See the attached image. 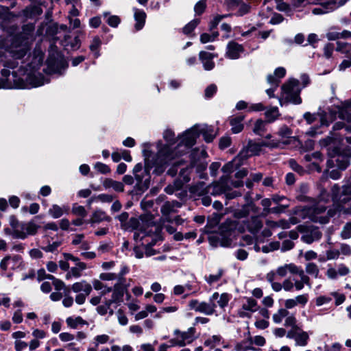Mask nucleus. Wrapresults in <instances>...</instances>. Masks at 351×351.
<instances>
[{
    "instance_id": "f257e3e1",
    "label": "nucleus",
    "mask_w": 351,
    "mask_h": 351,
    "mask_svg": "<svg viewBox=\"0 0 351 351\" xmlns=\"http://www.w3.org/2000/svg\"><path fill=\"white\" fill-rule=\"evenodd\" d=\"M265 279L275 292L282 290L286 292L300 291L305 285L311 287L309 276L294 263H287L270 271L266 274Z\"/></svg>"
},
{
    "instance_id": "f03ea898",
    "label": "nucleus",
    "mask_w": 351,
    "mask_h": 351,
    "mask_svg": "<svg viewBox=\"0 0 351 351\" xmlns=\"http://www.w3.org/2000/svg\"><path fill=\"white\" fill-rule=\"evenodd\" d=\"M281 101L285 103H291L293 104H300L302 98L300 97L301 88L299 86L298 80H291L285 83L282 87Z\"/></svg>"
},
{
    "instance_id": "7ed1b4c3",
    "label": "nucleus",
    "mask_w": 351,
    "mask_h": 351,
    "mask_svg": "<svg viewBox=\"0 0 351 351\" xmlns=\"http://www.w3.org/2000/svg\"><path fill=\"white\" fill-rule=\"evenodd\" d=\"M303 213L312 221L325 224L334 215L331 209L326 212V207L322 204H317L311 207H304Z\"/></svg>"
},
{
    "instance_id": "20e7f679",
    "label": "nucleus",
    "mask_w": 351,
    "mask_h": 351,
    "mask_svg": "<svg viewBox=\"0 0 351 351\" xmlns=\"http://www.w3.org/2000/svg\"><path fill=\"white\" fill-rule=\"evenodd\" d=\"M175 156L176 154L169 145L162 147L158 151L154 160L153 165L156 167L155 170L158 173H162L166 167L175 158Z\"/></svg>"
},
{
    "instance_id": "39448f33",
    "label": "nucleus",
    "mask_w": 351,
    "mask_h": 351,
    "mask_svg": "<svg viewBox=\"0 0 351 351\" xmlns=\"http://www.w3.org/2000/svg\"><path fill=\"white\" fill-rule=\"evenodd\" d=\"M218 298L219 293L215 292L210 297L208 302H199L197 300H192L189 302V306L196 312H199L207 315H211L215 312L216 304L214 301L217 300Z\"/></svg>"
},
{
    "instance_id": "423d86ee",
    "label": "nucleus",
    "mask_w": 351,
    "mask_h": 351,
    "mask_svg": "<svg viewBox=\"0 0 351 351\" xmlns=\"http://www.w3.org/2000/svg\"><path fill=\"white\" fill-rule=\"evenodd\" d=\"M195 329L193 327H191L187 331L184 332L176 329L173 332L174 337L171 339L169 342L173 346L184 347L195 340Z\"/></svg>"
},
{
    "instance_id": "0eeeda50",
    "label": "nucleus",
    "mask_w": 351,
    "mask_h": 351,
    "mask_svg": "<svg viewBox=\"0 0 351 351\" xmlns=\"http://www.w3.org/2000/svg\"><path fill=\"white\" fill-rule=\"evenodd\" d=\"M2 79L0 80V88H9L12 81L16 88H25L27 86L23 78L19 77L15 72L12 73V80L10 78V71L3 69L1 71Z\"/></svg>"
},
{
    "instance_id": "6e6552de",
    "label": "nucleus",
    "mask_w": 351,
    "mask_h": 351,
    "mask_svg": "<svg viewBox=\"0 0 351 351\" xmlns=\"http://www.w3.org/2000/svg\"><path fill=\"white\" fill-rule=\"evenodd\" d=\"M13 237L16 239H25L29 235H34L37 233L39 226L36 225L33 221L22 223L20 226H14Z\"/></svg>"
},
{
    "instance_id": "1a4fd4ad",
    "label": "nucleus",
    "mask_w": 351,
    "mask_h": 351,
    "mask_svg": "<svg viewBox=\"0 0 351 351\" xmlns=\"http://www.w3.org/2000/svg\"><path fill=\"white\" fill-rule=\"evenodd\" d=\"M298 230L302 233L301 240L307 243L311 244L314 241H317L322 238V234L317 227L298 226Z\"/></svg>"
},
{
    "instance_id": "9d476101",
    "label": "nucleus",
    "mask_w": 351,
    "mask_h": 351,
    "mask_svg": "<svg viewBox=\"0 0 351 351\" xmlns=\"http://www.w3.org/2000/svg\"><path fill=\"white\" fill-rule=\"evenodd\" d=\"M23 266L22 257L17 254L7 255L0 262V269L3 271H13Z\"/></svg>"
},
{
    "instance_id": "9b49d317",
    "label": "nucleus",
    "mask_w": 351,
    "mask_h": 351,
    "mask_svg": "<svg viewBox=\"0 0 351 351\" xmlns=\"http://www.w3.org/2000/svg\"><path fill=\"white\" fill-rule=\"evenodd\" d=\"M287 337L295 340V345L304 347L308 344L309 335L307 332L304 331L300 327L291 328L287 334Z\"/></svg>"
},
{
    "instance_id": "f8f14e48",
    "label": "nucleus",
    "mask_w": 351,
    "mask_h": 351,
    "mask_svg": "<svg viewBox=\"0 0 351 351\" xmlns=\"http://www.w3.org/2000/svg\"><path fill=\"white\" fill-rule=\"evenodd\" d=\"M350 273V268L343 263L335 265V266L328 265L326 276L330 280H336L339 276H346Z\"/></svg>"
},
{
    "instance_id": "ddd939ff",
    "label": "nucleus",
    "mask_w": 351,
    "mask_h": 351,
    "mask_svg": "<svg viewBox=\"0 0 351 351\" xmlns=\"http://www.w3.org/2000/svg\"><path fill=\"white\" fill-rule=\"evenodd\" d=\"M181 206L182 204L176 200L167 201L165 202L160 208L164 221L173 223L172 217L170 216L171 214L176 213L178 212V208Z\"/></svg>"
},
{
    "instance_id": "4468645a",
    "label": "nucleus",
    "mask_w": 351,
    "mask_h": 351,
    "mask_svg": "<svg viewBox=\"0 0 351 351\" xmlns=\"http://www.w3.org/2000/svg\"><path fill=\"white\" fill-rule=\"evenodd\" d=\"M265 146H268L267 143L260 144L252 141H249L246 149L242 150L239 154L238 158H241L242 160H246L250 156L258 155L261 151L262 147Z\"/></svg>"
},
{
    "instance_id": "2eb2a0df",
    "label": "nucleus",
    "mask_w": 351,
    "mask_h": 351,
    "mask_svg": "<svg viewBox=\"0 0 351 351\" xmlns=\"http://www.w3.org/2000/svg\"><path fill=\"white\" fill-rule=\"evenodd\" d=\"M228 180L229 177L228 176H223L220 178L219 181L210 184L211 189L208 193L213 196H217L225 193L229 189Z\"/></svg>"
},
{
    "instance_id": "dca6fc26",
    "label": "nucleus",
    "mask_w": 351,
    "mask_h": 351,
    "mask_svg": "<svg viewBox=\"0 0 351 351\" xmlns=\"http://www.w3.org/2000/svg\"><path fill=\"white\" fill-rule=\"evenodd\" d=\"M346 0H330L322 4L321 7L313 10L315 14H324L332 11L346 3Z\"/></svg>"
},
{
    "instance_id": "f3484780",
    "label": "nucleus",
    "mask_w": 351,
    "mask_h": 351,
    "mask_svg": "<svg viewBox=\"0 0 351 351\" xmlns=\"http://www.w3.org/2000/svg\"><path fill=\"white\" fill-rule=\"evenodd\" d=\"M199 136V127L195 126L187 130L182 136L180 144L184 145L187 147H192Z\"/></svg>"
},
{
    "instance_id": "a211bd4d",
    "label": "nucleus",
    "mask_w": 351,
    "mask_h": 351,
    "mask_svg": "<svg viewBox=\"0 0 351 351\" xmlns=\"http://www.w3.org/2000/svg\"><path fill=\"white\" fill-rule=\"evenodd\" d=\"M243 51V45L234 41H230L227 45L226 56L230 59L236 60L240 58Z\"/></svg>"
},
{
    "instance_id": "6ab92c4d",
    "label": "nucleus",
    "mask_w": 351,
    "mask_h": 351,
    "mask_svg": "<svg viewBox=\"0 0 351 351\" xmlns=\"http://www.w3.org/2000/svg\"><path fill=\"white\" fill-rule=\"evenodd\" d=\"M217 57V54L209 53L205 51H201L199 53V58L206 71H210L215 68V64L213 60L214 58Z\"/></svg>"
},
{
    "instance_id": "aec40b11",
    "label": "nucleus",
    "mask_w": 351,
    "mask_h": 351,
    "mask_svg": "<svg viewBox=\"0 0 351 351\" xmlns=\"http://www.w3.org/2000/svg\"><path fill=\"white\" fill-rule=\"evenodd\" d=\"M209 241L210 244L215 247L218 245L229 247L232 243V240L228 237L219 233L210 236Z\"/></svg>"
},
{
    "instance_id": "412c9836",
    "label": "nucleus",
    "mask_w": 351,
    "mask_h": 351,
    "mask_svg": "<svg viewBox=\"0 0 351 351\" xmlns=\"http://www.w3.org/2000/svg\"><path fill=\"white\" fill-rule=\"evenodd\" d=\"M258 210V207L253 202H250L243 206L241 208L236 210L234 213V216L236 218L241 219L246 217L250 212L256 213Z\"/></svg>"
},
{
    "instance_id": "4be33fe9",
    "label": "nucleus",
    "mask_w": 351,
    "mask_h": 351,
    "mask_svg": "<svg viewBox=\"0 0 351 351\" xmlns=\"http://www.w3.org/2000/svg\"><path fill=\"white\" fill-rule=\"evenodd\" d=\"M210 189H211L210 185L206 186L205 182H198L197 183L192 185L189 188V191L191 193H193L195 195L202 196V195L208 194Z\"/></svg>"
},
{
    "instance_id": "5701e85b",
    "label": "nucleus",
    "mask_w": 351,
    "mask_h": 351,
    "mask_svg": "<svg viewBox=\"0 0 351 351\" xmlns=\"http://www.w3.org/2000/svg\"><path fill=\"white\" fill-rule=\"evenodd\" d=\"M128 272V269L123 267L121 271L117 274L115 273H103L100 274V278L103 280H113L115 279L118 280V282L120 284H124L125 278L123 276Z\"/></svg>"
},
{
    "instance_id": "b1692460",
    "label": "nucleus",
    "mask_w": 351,
    "mask_h": 351,
    "mask_svg": "<svg viewBox=\"0 0 351 351\" xmlns=\"http://www.w3.org/2000/svg\"><path fill=\"white\" fill-rule=\"evenodd\" d=\"M245 117L243 115H238L231 117L229 119L230 125H231V130L233 133L237 134L241 132L244 128L243 121Z\"/></svg>"
},
{
    "instance_id": "393cba45",
    "label": "nucleus",
    "mask_w": 351,
    "mask_h": 351,
    "mask_svg": "<svg viewBox=\"0 0 351 351\" xmlns=\"http://www.w3.org/2000/svg\"><path fill=\"white\" fill-rule=\"evenodd\" d=\"M111 221V217L106 213V212L101 210H96L92 215L89 222L90 223H99L101 221Z\"/></svg>"
},
{
    "instance_id": "a878e982",
    "label": "nucleus",
    "mask_w": 351,
    "mask_h": 351,
    "mask_svg": "<svg viewBox=\"0 0 351 351\" xmlns=\"http://www.w3.org/2000/svg\"><path fill=\"white\" fill-rule=\"evenodd\" d=\"M103 186L106 189L112 188L116 192H123L124 184L121 182L114 180L111 178H106L103 181Z\"/></svg>"
},
{
    "instance_id": "bb28decb",
    "label": "nucleus",
    "mask_w": 351,
    "mask_h": 351,
    "mask_svg": "<svg viewBox=\"0 0 351 351\" xmlns=\"http://www.w3.org/2000/svg\"><path fill=\"white\" fill-rule=\"evenodd\" d=\"M86 268V265L83 262H78L75 263V267L71 269L66 274V278L69 279L71 277L78 278L81 276L82 271Z\"/></svg>"
},
{
    "instance_id": "cd10ccee",
    "label": "nucleus",
    "mask_w": 351,
    "mask_h": 351,
    "mask_svg": "<svg viewBox=\"0 0 351 351\" xmlns=\"http://www.w3.org/2000/svg\"><path fill=\"white\" fill-rule=\"evenodd\" d=\"M180 177L182 178V180H176L174 182V186L176 190L180 189L184 183L190 180L189 169L187 167L180 169Z\"/></svg>"
},
{
    "instance_id": "c85d7f7f",
    "label": "nucleus",
    "mask_w": 351,
    "mask_h": 351,
    "mask_svg": "<svg viewBox=\"0 0 351 351\" xmlns=\"http://www.w3.org/2000/svg\"><path fill=\"white\" fill-rule=\"evenodd\" d=\"M248 230L252 233H257L263 227V223L258 217H252L247 225Z\"/></svg>"
},
{
    "instance_id": "c756f323",
    "label": "nucleus",
    "mask_w": 351,
    "mask_h": 351,
    "mask_svg": "<svg viewBox=\"0 0 351 351\" xmlns=\"http://www.w3.org/2000/svg\"><path fill=\"white\" fill-rule=\"evenodd\" d=\"M252 344H253V339L250 335V332H248L247 339L237 344L236 350L237 351L254 350L255 348L252 346Z\"/></svg>"
},
{
    "instance_id": "7c9ffc66",
    "label": "nucleus",
    "mask_w": 351,
    "mask_h": 351,
    "mask_svg": "<svg viewBox=\"0 0 351 351\" xmlns=\"http://www.w3.org/2000/svg\"><path fill=\"white\" fill-rule=\"evenodd\" d=\"M134 19L136 21L135 29L138 31L141 29L145 25L146 14L143 10L135 9Z\"/></svg>"
},
{
    "instance_id": "2f4dec72",
    "label": "nucleus",
    "mask_w": 351,
    "mask_h": 351,
    "mask_svg": "<svg viewBox=\"0 0 351 351\" xmlns=\"http://www.w3.org/2000/svg\"><path fill=\"white\" fill-rule=\"evenodd\" d=\"M69 208L66 206L61 207L57 204H53L49 209V214L54 219L60 218L64 213H67Z\"/></svg>"
},
{
    "instance_id": "473e14b6",
    "label": "nucleus",
    "mask_w": 351,
    "mask_h": 351,
    "mask_svg": "<svg viewBox=\"0 0 351 351\" xmlns=\"http://www.w3.org/2000/svg\"><path fill=\"white\" fill-rule=\"evenodd\" d=\"M63 43L65 47H69L72 50H77L80 47V40L78 36L72 38L70 36H66Z\"/></svg>"
},
{
    "instance_id": "72a5a7b5",
    "label": "nucleus",
    "mask_w": 351,
    "mask_h": 351,
    "mask_svg": "<svg viewBox=\"0 0 351 351\" xmlns=\"http://www.w3.org/2000/svg\"><path fill=\"white\" fill-rule=\"evenodd\" d=\"M124 295V287L123 284H120L119 282H117L113 289V293L112 295V298H113L114 301H116L117 302H119L122 300V298Z\"/></svg>"
},
{
    "instance_id": "f704fd0d",
    "label": "nucleus",
    "mask_w": 351,
    "mask_h": 351,
    "mask_svg": "<svg viewBox=\"0 0 351 351\" xmlns=\"http://www.w3.org/2000/svg\"><path fill=\"white\" fill-rule=\"evenodd\" d=\"M199 134L203 135L204 139L207 143L212 142L215 138L213 129L207 126H204L201 128H199Z\"/></svg>"
},
{
    "instance_id": "c9c22d12",
    "label": "nucleus",
    "mask_w": 351,
    "mask_h": 351,
    "mask_svg": "<svg viewBox=\"0 0 351 351\" xmlns=\"http://www.w3.org/2000/svg\"><path fill=\"white\" fill-rule=\"evenodd\" d=\"M242 309L244 311H250V313L255 312L258 309V303L254 299L252 298H247L245 302H244L242 305Z\"/></svg>"
},
{
    "instance_id": "e433bc0d",
    "label": "nucleus",
    "mask_w": 351,
    "mask_h": 351,
    "mask_svg": "<svg viewBox=\"0 0 351 351\" xmlns=\"http://www.w3.org/2000/svg\"><path fill=\"white\" fill-rule=\"evenodd\" d=\"M224 274V270L223 269H218L217 271L215 274H212L208 275V276H205L204 279L206 282L209 285H212L214 282H218L222 278Z\"/></svg>"
},
{
    "instance_id": "4c0bfd02",
    "label": "nucleus",
    "mask_w": 351,
    "mask_h": 351,
    "mask_svg": "<svg viewBox=\"0 0 351 351\" xmlns=\"http://www.w3.org/2000/svg\"><path fill=\"white\" fill-rule=\"evenodd\" d=\"M66 322L68 326L73 329L76 328L79 325L88 324L87 322L84 320L81 317H77L75 318L69 317L66 318Z\"/></svg>"
},
{
    "instance_id": "58836bf2",
    "label": "nucleus",
    "mask_w": 351,
    "mask_h": 351,
    "mask_svg": "<svg viewBox=\"0 0 351 351\" xmlns=\"http://www.w3.org/2000/svg\"><path fill=\"white\" fill-rule=\"evenodd\" d=\"M267 123H271L276 120L280 116V113L277 107H273L267 110L265 113Z\"/></svg>"
},
{
    "instance_id": "ea45409f",
    "label": "nucleus",
    "mask_w": 351,
    "mask_h": 351,
    "mask_svg": "<svg viewBox=\"0 0 351 351\" xmlns=\"http://www.w3.org/2000/svg\"><path fill=\"white\" fill-rule=\"evenodd\" d=\"M242 160L241 158H238V156L231 162H229L228 163L226 164L222 167V171L225 173H232L235 168L241 165V164L240 162L236 164L237 160Z\"/></svg>"
},
{
    "instance_id": "a19ab883",
    "label": "nucleus",
    "mask_w": 351,
    "mask_h": 351,
    "mask_svg": "<svg viewBox=\"0 0 351 351\" xmlns=\"http://www.w3.org/2000/svg\"><path fill=\"white\" fill-rule=\"evenodd\" d=\"M140 225L139 220L136 217H131L127 223H124L121 226V228L125 230H136Z\"/></svg>"
},
{
    "instance_id": "79ce46f5",
    "label": "nucleus",
    "mask_w": 351,
    "mask_h": 351,
    "mask_svg": "<svg viewBox=\"0 0 351 351\" xmlns=\"http://www.w3.org/2000/svg\"><path fill=\"white\" fill-rule=\"evenodd\" d=\"M305 271L308 274L313 276L315 278L319 277V269L318 266L314 263H308L306 264Z\"/></svg>"
},
{
    "instance_id": "37998d69",
    "label": "nucleus",
    "mask_w": 351,
    "mask_h": 351,
    "mask_svg": "<svg viewBox=\"0 0 351 351\" xmlns=\"http://www.w3.org/2000/svg\"><path fill=\"white\" fill-rule=\"evenodd\" d=\"M200 20L195 19L187 23L182 29V32L186 35H189L195 28L199 25Z\"/></svg>"
},
{
    "instance_id": "c03bdc74",
    "label": "nucleus",
    "mask_w": 351,
    "mask_h": 351,
    "mask_svg": "<svg viewBox=\"0 0 351 351\" xmlns=\"http://www.w3.org/2000/svg\"><path fill=\"white\" fill-rule=\"evenodd\" d=\"M289 314V312L286 308H280L278 312L273 315V320L275 323L279 324L282 322V319L286 317Z\"/></svg>"
},
{
    "instance_id": "a18cd8bd",
    "label": "nucleus",
    "mask_w": 351,
    "mask_h": 351,
    "mask_svg": "<svg viewBox=\"0 0 351 351\" xmlns=\"http://www.w3.org/2000/svg\"><path fill=\"white\" fill-rule=\"evenodd\" d=\"M267 122L261 119H258L254 124L253 132L258 135H261L265 131V125Z\"/></svg>"
},
{
    "instance_id": "49530a36",
    "label": "nucleus",
    "mask_w": 351,
    "mask_h": 351,
    "mask_svg": "<svg viewBox=\"0 0 351 351\" xmlns=\"http://www.w3.org/2000/svg\"><path fill=\"white\" fill-rule=\"evenodd\" d=\"M101 41L100 38L98 36H95L93 38L90 45L89 46L90 51L95 53V57L99 56L98 49L101 46Z\"/></svg>"
},
{
    "instance_id": "de8ad7c7",
    "label": "nucleus",
    "mask_w": 351,
    "mask_h": 351,
    "mask_svg": "<svg viewBox=\"0 0 351 351\" xmlns=\"http://www.w3.org/2000/svg\"><path fill=\"white\" fill-rule=\"evenodd\" d=\"M206 8V0L199 1L194 7V11L196 15L202 14Z\"/></svg>"
},
{
    "instance_id": "09e8293b",
    "label": "nucleus",
    "mask_w": 351,
    "mask_h": 351,
    "mask_svg": "<svg viewBox=\"0 0 351 351\" xmlns=\"http://www.w3.org/2000/svg\"><path fill=\"white\" fill-rule=\"evenodd\" d=\"M25 80L33 87L40 86L43 84L42 80L34 75H28L25 77Z\"/></svg>"
},
{
    "instance_id": "8fccbe9b",
    "label": "nucleus",
    "mask_w": 351,
    "mask_h": 351,
    "mask_svg": "<svg viewBox=\"0 0 351 351\" xmlns=\"http://www.w3.org/2000/svg\"><path fill=\"white\" fill-rule=\"evenodd\" d=\"M237 8H238V10L236 15L238 16H242L250 12L251 6L250 4L242 2Z\"/></svg>"
},
{
    "instance_id": "3c124183",
    "label": "nucleus",
    "mask_w": 351,
    "mask_h": 351,
    "mask_svg": "<svg viewBox=\"0 0 351 351\" xmlns=\"http://www.w3.org/2000/svg\"><path fill=\"white\" fill-rule=\"evenodd\" d=\"M94 168L102 174H108L111 171L110 168L107 165L100 162H96Z\"/></svg>"
},
{
    "instance_id": "603ef678",
    "label": "nucleus",
    "mask_w": 351,
    "mask_h": 351,
    "mask_svg": "<svg viewBox=\"0 0 351 351\" xmlns=\"http://www.w3.org/2000/svg\"><path fill=\"white\" fill-rule=\"evenodd\" d=\"M219 300H217V304L221 308H224L228 304V302L230 300V295L227 293H223L219 295Z\"/></svg>"
},
{
    "instance_id": "864d4df0",
    "label": "nucleus",
    "mask_w": 351,
    "mask_h": 351,
    "mask_svg": "<svg viewBox=\"0 0 351 351\" xmlns=\"http://www.w3.org/2000/svg\"><path fill=\"white\" fill-rule=\"evenodd\" d=\"M217 86L215 84L208 86L204 90V96L207 99L211 98L217 92Z\"/></svg>"
},
{
    "instance_id": "5fc2aeb1",
    "label": "nucleus",
    "mask_w": 351,
    "mask_h": 351,
    "mask_svg": "<svg viewBox=\"0 0 351 351\" xmlns=\"http://www.w3.org/2000/svg\"><path fill=\"white\" fill-rule=\"evenodd\" d=\"M72 213L74 215L80 216L81 217H84L87 215V212H86V209H85V208L84 206H78V205H76V204H75L73 206Z\"/></svg>"
},
{
    "instance_id": "6e6d98bb",
    "label": "nucleus",
    "mask_w": 351,
    "mask_h": 351,
    "mask_svg": "<svg viewBox=\"0 0 351 351\" xmlns=\"http://www.w3.org/2000/svg\"><path fill=\"white\" fill-rule=\"evenodd\" d=\"M243 0H225L224 4L228 10H234L241 5Z\"/></svg>"
},
{
    "instance_id": "4d7b16f0",
    "label": "nucleus",
    "mask_w": 351,
    "mask_h": 351,
    "mask_svg": "<svg viewBox=\"0 0 351 351\" xmlns=\"http://www.w3.org/2000/svg\"><path fill=\"white\" fill-rule=\"evenodd\" d=\"M297 320L295 317L293 315H287L286 317L285 321V326L286 327H291V328H294L295 327H299L296 324Z\"/></svg>"
},
{
    "instance_id": "13d9d810",
    "label": "nucleus",
    "mask_w": 351,
    "mask_h": 351,
    "mask_svg": "<svg viewBox=\"0 0 351 351\" xmlns=\"http://www.w3.org/2000/svg\"><path fill=\"white\" fill-rule=\"evenodd\" d=\"M62 244V241H54L52 243H49L47 246L43 247V250L46 252H53Z\"/></svg>"
},
{
    "instance_id": "bf43d9fd",
    "label": "nucleus",
    "mask_w": 351,
    "mask_h": 351,
    "mask_svg": "<svg viewBox=\"0 0 351 351\" xmlns=\"http://www.w3.org/2000/svg\"><path fill=\"white\" fill-rule=\"evenodd\" d=\"M341 237L343 239H348L351 237V222L347 223L343 228L341 232Z\"/></svg>"
},
{
    "instance_id": "052dcab7",
    "label": "nucleus",
    "mask_w": 351,
    "mask_h": 351,
    "mask_svg": "<svg viewBox=\"0 0 351 351\" xmlns=\"http://www.w3.org/2000/svg\"><path fill=\"white\" fill-rule=\"evenodd\" d=\"M340 252L338 250L330 249L326 252L327 260H335L339 257Z\"/></svg>"
},
{
    "instance_id": "680f3d73",
    "label": "nucleus",
    "mask_w": 351,
    "mask_h": 351,
    "mask_svg": "<svg viewBox=\"0 0 351 351\" xmlns=\"http://www.w3.org/2000/svg\"><path fill=\"white\" fill-rule=\"evenodd\" d=\"M184 165V161L182 160H179L175 162L171 168L168 170L167 173L171 176H175L178 172V167Z\"/></svg>"
},
{
    "instance_id": "e2e57ef3",
    "label": "nucleus",
    "mask_w": 351,
    "mask_h": 351,
    "mask_svg": "<svg viewBox=\"0 0 351 351\" xmlns=\"http://www.w3.org/2000/svg\"><path fill=\"white\" fill-rule=\"evenodd\" d=\"M337 165L341 169H345L350 165V162L348 158L344 157L339 156L336 160Z\"/></svg>"
},
{
    "instance_id": "0e129e2a",
    "label": "nucleus",
    "mask_w": 351,
    "mask_h": 351,
    "mask_svg": "<svg viewBox=\"0 0 351 351\" xmlns=\"http://www.w3.org/2000/svg\"><path fill=\"white\" fill-rule=\"evenodd\" d=\"M278 134L282 138H289L292 134V131L288 126L283 125L280 128Z\"/></svg>"
},
{
    "instance_id": "69168bd1",
    "label": "nucleus",
    "mask_w": 351,
    "mask_h": 351,
    "mask_svg": "<svg viewBox=\"0 0 351 351\" xmlns=\"http://www.w3.org/2000/svg\"><path fill=\"white\" fill-rule=\"evenodd\" d=\"M295 299L297 305H301L302 306H304L307 304L308 301V294L298 295L295 298Z\"/></svg>"
},
{
    "instance_id": "338daca9",
    "label": "nucleus",
    "mask_w": 351,
    "mask_h": 351,
    "mask_svg": "<svg viewBox=\"0 0 351 351\" xmlns=\"http://www.w3.org/2000/svg\"><path fill=\"white\" fill-rule=\"evenodd\" d=\"M334 49H335V46L332 43H327L324 47V56L326 58H331Z\"/></svg>"
},
{
    "instance_id": "774afa93",
    "label": "nucleus",
    "mask_w": 351,
    "mask_h": 351,
    "mask_svg": "<svg viewBox=\"0 0 351 351\" xmlns=\"http://www.w3.org/2000/svg\"><path fill=\"white\" fill-rule=\"evenodd\" d=\"M163 136L165 141L169 144H173L175 143V134L171 130H165Z\"/></svg>"
}]
</instances>
